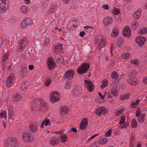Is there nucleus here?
<instances>
[{
    "label": "nucleus",
    "instance_id": "obj_15",
    "mask_svg": "<svg viewBox=\"0 0 147 147\" xmlns=\"http://www.w3.org/2000/svg\"><path fill=\"white\" fill-rule=\"evenodd\" d=\"M113 22V18L109 17L105 18L103 20L104 25L106 26H108L111 24Z\"/></svg>",
    "mask_w": 147,
    "mask_h": 147
},
{
    "label": "nucleus",
    "instance_id": "obj_53",
    "mask_svg": "<svg viewBox=\"0 0 147 147\" xmlns=\"http://www.w3.org/2000/svg\"><path fill=\"white\" fill-rule=\"evenodd\" d=\"M140 33L141 34H143L147 33V29L144 28L141 30Z\"/></svg>",
    "mask_w": 147,
    "mask_h": 147
},
{
    "label": "nucleus",
    "instance_id": "obj_60",
    "mask_svg": "<svg viewBox=\"0 0 147 147\" xmlns=\"http://www.w3.org/2000/svg\"><path fill=\"white\" fill-rule=\"evenodd\" d=\"M3 40H4L2 38L0 37V48L1 47V45H2L3 44Z\"/></svg>",
    "mask_w": 147,
    "mask_h": 147
},
{
    "label": "nucleus",
    "instance_id": "obj_59",
    "mask_svg": "<svg viewBox=\"0 0 147 147\" xmlns=\"http://www.w3.org/2000/svg\"><path fill=\"white\" fill-rule=\"evenodd\" d=\"M57 46L59 47V49L61 50H62L63 49L62 44L59 43H58L57 44Z\"/></svg>",
    "mask_w": 147,
    "mask_h": 147
},
{
    "label": "nucleus",
    "instance_id": "obj_12",
    "mask_svg": "<svg viewBox=\"0 0 147 147\" xmlns=\"http://www.w3.org/2000/svg\"><path fill=\"white\" fill-rule=\"evenodd\" d=\"M123 36L127 37H129L131 35V30L129 29V26H126L123 29Z\"/></svg>",
    "mask_w": 147,
    "mask_h": 147
},
{
    "label": "nucleus",
    "instance_id": "obj_46",
    "mask_svg": "<svg viewBox=\"0 0 147 147\" xmlns=\"http://www.w3.org/2000/svg\"><path fill=\"white\" fill-rule=\"evenodd\" d=\"M124 110L123 108H122L120 110L118 111L116 113L115 115L117 116L120 115L123 113V111Z\"/></svg>",
    "mask_w": 147,
    "mask_h": 147
},
{
    "label": "nucleus",
    "instance_id": "obj_61",
    "mask_svg": "<svg viewBox=\"0 0 147 147\" xmlns=\"http://www.w3.org/2000/svg\"><path fill=\"white\" fill-rule=\"evenodd\" d=\"M98 95L102 99H104V98L105 95L102 96V94L100 92H99Z\"/></svg>",
    "mask_w": 147,
    "mask_h": 147
},
{
    "label": "nucleus",
    "instance_id": "obj_63",
    "mask_svg": "<svg viewBox=\"0 0 147 147\" xmlns=\"http://www.w3.org/2000/svg\"><path fill=\"white\" fill-rule=\"evenodd\" d=\"M65 87L67 89H69L71 87V86L68 84H66L65 86Z\"/></svg>",
    "mask_w": 147,
    "mask_h": 147
},
{
    "label": "nucleus",
    "instance_id": "obj_1",
    "mask_svg": "<svg viewBox=\"0 0 147 147\" xmlns=\"http://www.w3.org/2000/svg\"><path fill=\"white\" fill-rule=\"evenodd\" d=\"M34 106L35 109H38V110L42 112L47 109L46 104L38 98H36L34 100Z\"/></svg>",
    "mask_w": 147,
    "mask_h": 147
},
{
    "label": "nucleus",
    "instance_id": "obj_31",
    "mask_svg": "<svg viewBox=\"0 0 147 147\" xmlns=\"http://www.w3.org/2000/svg\"><path fill=\"white\" fill-rule=\"evenodd\" d=\"M138 26V24L136 21H135L132 23L131 28L132 29L135 30Z\"/></svg>",
    "mask_w": 147,
    "mask_h": 147
},
{
    "label": "nucleus",
    "instance_id": "obj_27",
    "mask_svg": "<svg viewBox=\"0 0 147 147\" xmlns=\"http://www.w3.org/2000/svg\"><path fill=\"white\" fill-rule=\"evenodd\" d=\"M9 53H6L4 54L3 58V60L2 62V64L4 65V62H6L7 60L8 59V57L9 56Z\"/></svg>",
    "mask_w": 147,
    "mask_h": 147
},
{
    "label": "nucleus",
    "instance_id": "obj_7",
    "mask_svg": "<svg viewBox=\"0 0 147 147\" xmlns=\"http://www.w3.org/2000/svg\"><path fill=\"white\" fill-rule=\"evenodd\" d=\"M74 71L72 70H69L66 71L64 74L63 77L65 80H70L74 77Z\"/></svg>",
    "mask_w": 147,
    "mask_h": 147
},
{
    "label": "nucleus",
    "instance_id": "obj_10",
    "mask_svg": "<svg viewBox=\"0 0 147 147\" xmlns=\"http://www.w3.org/2000/svg\"><path fill=\"white\" fill-rule=\"evenodd\" d=\"M47 63V66L49 69L51 70L54 69L55 62L52 57H50L48 59Z\"/></svg>",
    "mask_w": 147,
    "mask_h": 147
},
{
    "label": "nucleus",
    "instance_id": "obj_24",
    "mask_svg": "<svg viewBox=\"0 0 147 147\" xmlns=\"http://www.w3.org/2000/svg\"><path fill=\"white\" fill-rule=\"evenodd\" d=\"M59 140L55 138H52L49 141V143L53 146H56L58 144L59 142Z\"/></svg>",
    "mask_w": 147,
    "mask_h": 147
},
{
    "label": "nucleus",
    "instance_id": "obj_39",
    "mask_svg": "<svg viewBox=\"0 0 147 147\" xmlns=\"http://www.w3.org/2000/svg\"><path fill=\"white\" fill-rule=\"evenodd\" d=\"M130 96L129 94H127L125 95H122L120 97V99L121 100H123L125 99H128Z\"/></svg>",
    "mask_w": 147,
    "mask_h": 147
},
{
    "label": "nucleus",
    "instance_id": "obj_29",
    "mask_svg": "<svg viewBox=\"0 0 147 147\" xmlns=\"http://www.w3.org/2000/svg\"><path fill=\"white\" fill-rule=\"evenodd\" d=\"M28 9V7L24 6H22L20 8V11L24 13H26L27 12Z\"/></svg>",
    "mask_w": 147,
    "mask_h": 147
},
{
    "label": "nucleus",
    "instance_id": "obj_54",
    "mask_svg": "<svg viewBox=\"0 0 147 147\" xmlns=\"http://www.w3.org/2000/svg\"><path fill=\"white\" fill-rule=\"evenodd\" d=\"M123 40L122 38H120L118 40V44H122L123 42Z\"/></svg>",
    "mask_w": 147,
    "mask_h": 147
},
{
    "label": "nucleus",
    "instance_id": "obj_41",
    "mask_svg": "<svg viewBox=\"0 0 147 147\" xmlns=\"http://www.w3.org/2000/svg\"><path fill=\"white\" fill-rule=\"evenodd\" d=\"M130 56V54L129 53H125L122 55L121 57L123 59H126L128 58Z\"/></svg>",
    "mask_w": 147,
    "mask_h": 147
},
{
    "label": "nucleus",
    "instance_id": "obj_9",
    "mask_svg": "<svg viewBox=\"0 0 147 147\" xmlns=\"http://www.w3.org/2000/svg\"><path fill=\"white\" fill-rule=\"evenodd\" d=\"M107 111V110L105 107H100L97 109L96 113L97 116H100L102 115L106 114Z\"/></svg>",
    "mask_w": 147,
    "mask_h": 147
},
{
    "label": "nucleus",
    "instance_id": "obj_56",
    "mask_svg": "<svg viewBox=\"0 0 147 147\" xmlns=\"http://www.w3.org/2000/svg\"><path fill=\"white\" fill-rule=\"evenodd\" d=\"M128 125V124L127 123H125L123 125H122L120 126L121 128H127V126Z\"/></svg>",
    "mask_w": 147,
    "mask_h": 147
},
{
    "label": "nucleus",
    "instance_id": "obj_11",
    "mask_svg": "<svg viewBox=\"0 0 147 147\" xmlns=\"http://www.w3.org/2000/svg\"><path fill=\"white\" fill-rule=\"evenodd\" d=\"M146 40V38L140 36L136 38V41L139 46H142L144 44Z\"/></svg>",
    "mask_w": 147,
    "mask_h": 147
},
{
    "label": "nucleus",
    "instance_id": "obj_58",
    "mask_svg": "<svg viewBox=\"0 0 147 147\" xmlns=\"http://www.w3.org/2000/svg\"><path fill=\"white\" fill-rule=\"evenodd\" d=\"M85 34V33L83 31H82L80 33V36L82 37L84 36Z\"/></svg>",
    "mask_w": 147,
    "mask_h": 147
},
{
    "label": "nucleus",
    "instance_id": "obj_34",
    "mask_svg": "<svg viewBox=\"0 0 147 147\" xmlns=\"http://www.w3.org/2000/svg\"><path fill=\"white\" fill-rule=\"evenodd\" d=\"M127 82L128 83L132 86L136 85L137 83L136 81L133 80V79L131 78L128 79L127 81Z\"/></svg>",
    "mask_w": 147,
    "mask_h": 147
},
{
    "label": "nucleus",
    "instance_id": "obj_51",
    "mask_svg": "<svg viewBox=\"0 0 147 147\" xmlns=\"http://www.w3.org/2000/svg\"><path fill=\"white\" fill-rule=\"evenodd\" d=\"M51 80L49 79H47L45 82V85L46 86H49L51 83Z\"/></svg>",
    "mask_w": 147,
    "mask_h": 147
},
{
    "label": "nucleus",
    "instance_id": "obj_37",
    "mask_svg": "<svg viewBox=\"0 0 147 147\" xmlns=\"http://www.w3.org/2000/svg\"><path fill=\"white\" fill-rule=\"evenodd\" d=\"M6 112L5 111H3L2 112L0 113V117L4 118L5 119H6Z\"/></svg>",
    "mask_w": 147,
    "mask_h": 147
},
{
    "label": "nucleus",
    "instance_id": "obj_30",
    "mask_svg": "<svg viewBox=\"0 0 147 147\" xmlns=\"http://www.w3.org/2000/svg\"><path fill=\"white\" fill-rule=\"evenodd\" d=\"M102 42L100 43V45H98V48L100 50H101L102 48L105 46V44L107 43L105 40H103Z\"/></svg>",
    "mask_w": 147,
    "mask_h": 147
},
{
    "label": "nucleus",
    "instance_id": "obj_28",
    "mask_svg": "<svg viewBox=\"0 0 147 147\" xmlns=\"http://www.w3.org/2000/svg\"><path fill=\"white\" fill-rule=\"evenodd\" d=\"M21 98V95L18 94H14L13 96V100L15 101H18L20 100Z\"/></svg>",
    "mask_w": 147,
    "mask_h": 147
},
{
    "label": "nucleus",
    "instance_id": "obj_21",
    "mask_svg": "<svg viewBox=\"0 0 147 147\" xmlns=\"http://www.w3.org/2000/svg\"><path fill=\"white\" fill-rule=\"evenodd\" d=\"M37 123H31L29 125V128L31 131L32 132H34L37 128Z\"/></svg>",
    "mask_w": 147,
    "mask_h": 147
},
{
    "label": "nucleus",
    "instance_id": "obj_36",
    "mask_svg": "<svg viewBox=\"0 0 147 147\" xmlns=\"http://www.w3.org/2000/svg\"><path fill=\"white\" fill-rule=\"evenodd\" d=\"M118 76L119 75L116 71H113L111 74V78L113 79H116L118 77Z\"/></svg>",
    "mask_w": 147,
    "mask_h": 147
},
{
    "label": "nucleus",
    "instance_id": "obj_4",
    "mask_svg": "<svg viewBox=\"0 0 147 147\" xmlns=\"http://www.w3.org/2000/svg\"><path fill=\"white\" fill-rule=\"evenodd\" d=\"M90 68V65L88 63H84L81 67L77 69V72L80 74L86 72Z\"/></svg>",
    "mask_w": 147,
    "mask_h": 147
},
{
    "label": "nucleus",
    "instance_id": "obj_23",
    "mask_svg": "<svg viewBox=\"0 0 147 147\" xmlns=\"http://www.w3.org/2000/svg\"><path fill=\"white\" fill-rule=\"evenodd\" d=\"M96 43L97 45H100V43L101 42H102L103 40H106L103 37L100 35H98L96 36Z\"/></svg>",
    "mask_w": 147,
    "mask_h": 147
},
{
    "label": "nucleus",
    "instance_id": "obj_49",
    "mask_svg": "<svg viewBox=\"0 0 147 147\" xmlns=\"http://www.w3.org/2000/svg\"><path fill=\"white\" fill-rule=\"evenodd\" d=\"M120 13V10L119 9L115 8V9L113 10V13L114 14L118 15Z\"/></svg>",
    "mask_w": 147,
    "mask_h": 147
},
{
    "label": "nucleus",
    "instance_id": "obj_33",
    "mask_svg": "<svg viewBox=\"0 0 147 147\" xmlns=\"http://www.w3.org/2000/svg\"><path fill=\"white\" fill-rule=\"evenodd\" d=\"M138 125L135 119H133L131 121V127L134 128H136Z\"/></svg>",
    "mask_w": 147,
    "mask_h": 147
},
{
    "label": "nucleus",
    "instance_id": "obj_55",
    "mask_svg": "<svg viewBox=\"0 0 147 147\" xmlns=\"http://www.w3.org/2000/svg\"><path fill=\"white\" fill-rule=\"evenodd\" d=\"M103 8L107 10H108L109 9V6L108 5H103L102 6Z\"/></svg>",
    "mask_w": 147,
    "mask_h": 147
},
{
    "label": "nucleus",
    "instance_id": "obj_2",
    "mask_svg": "<svg viewBox=\"0 0 147 147\" xmlns=\"http://www.w3.org/2000/svg\"><path fill=\"white\" fill-rule=\"evenodd\" d=\"M18 145L16 139L13 138H9L5 145V147H17Z\"/></svg>",
    "mask_w": 147,
    "mask_h": 147
},
{
    "label": "nucleus",
    "instance_id": "obj_5",
    "mask_svg": "<svg viewBox=\"0 0 147 147\" xmlns=\"http://www.w3.org/2000/svg\"><path fill=\"white\" fill-rule=\"evenodd\" d=\"M5 0H0V13H4L7 9L8 7V3Z\"/></svg>",
    "mask_w": 147,
    "mask_h": 147
},
{
    "label": "nucleus",
    "instance_id": "obj_44",
    "mask_svg": "<svg viewBox=\"0 0 147 147\" xmlns=\"http://www.w3.org/2000/svg\"><path fill=\"white\" fill-rule=\"evenodd\" d=\"M43 121V124H45V125L46 126L49 125L51 124V123L50 122L49 120V119H47V120H46V119Z\"/></svg>",
    "mask_w": 147,
    "mask_h": 147
},
{
    "label": "nucleus",
    "instance_id": "obj_16",
    "mask_svg": "<svg viewBox=\"0 0 147 147\" xmlns=\"http://www.w3.org/2000/svg\"><path fill=\"white\" fill-rule=\"evenodd\" d=\"M88 124V120L87 118L83 119L80 124V129H84L87 126Z\"/></svg>",
    "mask_w": 147,
    "mask_h": 147
},
{
    "label": "nucleus",
    "instance_id": "obj_52",
    "mask_svg": "<svg viewBox=\"0 0 147 147\" xmlns=\"http://www.w3.org/2000/svg\"><path fill=\"white\" fill-rule=\"evenodd\" d=\"M112 131L111 129H109L108 130L106 134V136L107 137L110 136L111 134Z\"/></svg>",
    "mask_w": 147,
    "mask_h": 147
},
{
    "label": "nucleus",
    "instance_id": "obj_45",
    "mask_svg": "<svg viewBox=\"0 0 147 147\" xmlns=\"http://www.w3.org/2000/svg\"><path fill=\"white\" fill-rule=\"evenodd\" d=\"M50 41V39L49 38H46L43 43V45L45 46L49 44Z\"/></svg>",
    "mask_w": 147,
    "mask_h": 147
},
{
    "label": "nucleus",
    "instance_id": "obj_13",
    "mask_svg": "<svg viewBox=\"0 0 147 147\" xmlns=\"http://www.w3.org/2000/svg\"><path fill=\"white\" fill-rule=\"evenodd\" d=\"M82 91V89L79 86L76 87L72 91V94L75 96H78L80 94Z\"/></svg>",
    "mask_w": 147,
    "mask_h": 147
},
{
    "label": "nucleus",
    "instance_id": "obj_14",
    "mask_svg": "<svg viewBox=\"0 0 147 147\" xmlns=\"http://www.w3.org/2000/svg\"><path fill=\"white\" fill-rule=\"evenodd\" d=\"M32 23V21L30 18H27L24 21H23L21 24V26L22 28H26L28 25H29Z\"/></svg>",
    "mask_w": 147,
    "mask_h": 147
},
{
    "label": "nucleus",
    "instance_id": "obj_17",
    "mask_svg": "<svg viewBox=\"0 0 147 147\" xmlns=\"http://www.w3.org/2000/svg\"><path fill=\"white\" fill-rule=\"evenodd\" d=\"M136 116L138 118V120L139 122L142 123L144 121L145 114H141L140 113H137L136 114Z\"/></svg>",
    "mask_w": 147,
    "mask_h": 147
},
{
    "label": "nucleus",
    "instance_id": "obj_8",
    "mask_svg": "<svg viewBox=\"0 0 147 147\" xmlns=\"http://www.w3.org/2000/svg\"><path fill=\"white\" fill-rule=\"evenodd\" d=\"M28 41L29 40H28L27 38L25 37L23 38L20 41L18 42V44L21 45L20 47L21 49V51H22L24 48L27 46Z\"/></svg>",
    "mask_w": 147,
    "mask_h": 147
},
{
    "label": "nucleus",
    "instance_id": "obj_19",
    "mask_svg": "<svg viewBox=\"0 0 147 147\" xmlns=\"http://www.w3.org/2000/svg\"><path fill=\"white\" fill-rule=\"evenodd\" d=\"M84 82L88 86L87 89L90 92H92L94 89H93L94 85L92 82L88 80H85Z\"/></svg>",
    "mask_w": 147,
    "mask_h": 147
},
{
    "label": "nucleus",
    "instance_id": "obj_50",
    "mask_svg": "<svg viewBox=\"0 0 147 147\" xmlns=\"http://www.w3.org/2000/svg\"><path fill=\"white\" fill-rule=\"evenodd\" d=\"M139 62V61L136 59H135L133 60H131L130 61L131 63L133 64H137Z\"/></svg>",
    "mask_w": 147,
    "mask_h": 147
},
{
    "label": "nucleus",
    "instance_id": "obj_3",
    "mask_svg": "<svg viewBox=\"0 0 147 147\" xmlns=\"http://www.w3.org/2000/svg\"><path fill=\"white\" fill-rule=\"evenodd\" d=\"M33 138L32 134L29 131L24 132L22 134V139L25 142H30L32 141Z\"/></svg>",
    "mask_w": 147,
    "mask_h": 147
},
{
    "label": "nucleus",
    "instance_id": "obj_47",
    "mask_svg": "<svg viewBox=\"0 0 147 147\" xmlns=\"http://www.w3.org/2000/svg\"><path fill=\"white\" fill-rule=\"evenodd\" d=\"M136 74V71H133L129 73V76L130 77H134Z\"/></svg>",
    "mask_w": 147,
    "mask_h": 147
},
{
    "label": "nucleus",
    "instance_id": "obj_38",
    "mask_svg": "<svg viewBox=\"0 0 147 147\" xmlns=\"http://www.w3.org/2000/svg\"><path fill=\"white\" fill-rule=\"evenodd\" d=\"M111 93L115 96H117L118 94V92L116 90L115 88H113L111 90Z\"/></svg>",
    "mask_w": 147,
    "mask_h": 147
},
{
    "label": "nucleus",
    "instance_id": "obj_48",
    "mask_svg": "<svg viewBox=\"0 0 147 147\" xmlns=\"http://www.w3.org/2000/svg\"><path fill=\"white\" fill-rule=\"evenodd\" d=\"M125 116H123L119 122V124L120 125L123 124L125 121Z\"/></svg>",
    "mask_w": 147,
    "mask_h": 147
},
{
    "label": "nucleus",
    "instance_id": "obj_20",
    "mask_svg": "<svg viewBox=\"0 0 147 147\" xmlns=\"http://www.w3.org/2000/svg\"><path fill=\"white\" fill-rule=\"evenodd\" d=\"M20 74V75L22 77L26 76L27 75V70L26 66L22 67V69Z\"/></svg>",
    "mask_w": 147,
    "mask_h": 147
},
{
    "label": "nucleus",
    "instance_id": "obj_18",
    "mask_svg": "<svg viewBox=\"0 0 147 147\" xmlns=\"http://www.w3.org/2000/svg\"><path fill=\"white\" fill-rule=\"evenodd\" d=\"M15 82L14 78H11L10 76H9L6 81V84L8 87H10L14 86Z\"/></svg>",
    "mask_w": 147,
    "mask_h": 147
},
{
    "label": "nucleus",
    "instance_id": "obj_25",
    "mask_svg": "<svg viewBox=\"0 0 147 147\" xmlns=\"http://www.w3.org/2000/svg\"><path fill=\"white\" fill-rule=\"evenodd\" d=\"M119 30L118 28L116 27H115L113 30L111 36L113 37H116L119 34Z\"/></svg>",
    "mask_w": 147,
    "mask_h": 147
},
{
    "label": "nucleus",
    "instance_id": "obj_64",
    "mask_svg": "<svg viewBox=\"0 0 147 147\" xmlns=\"http://www.w3.org/2000/svg\"><path fill=\"white\" fill-rule=\"evenodd\" d=\"M71 130L72 131L74 132L75 133H77V129L74 127H72V128Z\"/></svg>",
    "mask_w": 147,
    "mask_h": 147
},
{
    "label": "nucleus",
    "instance_id": "obj_32",
    "mask_svg": "<svg viewBox=\"0 0 147 147\" xmlns=\"http://www.w3.org/2000/svg\"><path fill=\"white\" fill-rule=\"evenodd\" d=\"M60 138L61 141L63 142H65L67 140V136L65 134H63L61 136Z\"/></svg>",
    "mask_w": 147,
    "mask_h": 147
},
{
    "label": "nucleus",
    "instance_id": "obj_43",
    "mask_svg": "<svg viewBox=\"0 0 147 147\" xmlns=\"http://www.w3.org/2000/svg\"><path fill=\"white\" fill-rule=\"evenodd\" d=\"M26 82H24L22 83L21 86V89L22 90H24V89L26 88L28 86L26 85Z\"/></svg>",
    "mask_w": 147,
    "mask_h": 147
},
{
    "label": "nucleus",
    "instance_id": "obj_57",
    "mask_svg": "<svg viewBox=\"0 0 147 147\" xmlns=\"http://www.w3.org/2000/svg\"><path fill=\"white\" fill-rule=\"evenodd\" d=\"M98 134H95V135H93V136H92L89 139V141H88L89 142V141H90L91 140L93 139L94 138H95L96 136H98Z\"/></svg>",
    "mask_w": 147,
    "mask_h": 147
},
{
    "label": "nucleus",
    "instance_id": "obj_35",
    "mask_svg": "<svg viewBox=\"0 0 147 147\" xmlns=\"http://www.w3.org/2000/svg\"><path fill=\"white\" fill-rule=\"evenodd\" d=\"M102 85L101 86V88H104L108 85V81L107 80H104L102 82Z\"/></svg>",
    "mask_w": 147,
    "mask_h": 147
},
{
    "label": "nucleus",
    "instance_id": "obj_22",
    "mask_svg": "<svg viewBox=\"0 0 147 147\" xmlns=\"http://www.w3.org/2000/svg\"><path fill=\"white\" fill-rule=\"evenodd\" d=\"M142 11L141 9H139L134 13L133 17L135 19L137 20L140 18L141 15Z\"/></svg>",
    "mask_w": 147,
    "mask_h": 147
},
{
    "label": "nucleus",
    "instance_id": "obj_42",
    "mask_svg": "<svg viewBox=\"0 0 147 147\" xmlns=\"http://www.w3.org/2000/svg\"><path fill=\"white\" fill-rule=\"evenodd\" d=\"M108 141L106 138H102L99 140V143L101 144H103L106 143Z\"/></svg>",
    "mask_w": 147,
    "mask_h": 147
},
{
    "label": "nucleus",
    "instance_id": "obj_6",
    "mask_svg": "<svg viewBox=\"0 0 147 147\" xmlns=\"http://www.w3.org/2000/svg\"><path fill=\"white\" fill-rule=\"evenodd\" d=\"M60 95L57 91H54L51 93L50 100L51 102L55 103L58 101L59 100Z\"/></svg>",
    "mask_w": 147,
    "mask_h": 147
},
{
    "label": "nucleus",
    "instance_id": "obj_62",
    "mask_svg": "<svg viewBox=\"0 0 147 147\" xmlns=\"http://www.w3.org/2000/svg\"><path fill=\"white\" fill-rule=\"evenodd\" d=\"M28 68L30 70H32L34 68V66L33 65H30L29 66Z\"/></svg>",
    "mask_w": 147,
    "mask_h": 147
},
{
    "label": "nucleus",
    "instance_id": "obj_40",
    "mask_svg": "<svg viewBox=\"0 0 147 147\" xmlns=\"http://www.w3.org/2000/svg\"><path fill=\"white\" fill-rule=\"evenodd\" d=\"M75 22V21L73 20H71L69 21V24L67 25V28L69 29H71L72 28V22Z\"/></svg>",
    "mask_w": 147,
    "mask_h": 147
},
{
    "label": "nucleus",
    "instance_id": "obj_26",
    "mask_svg": "<svg viewBox=\"0 0 147 147\" xmlns=\"http://www.w3.org/2000/svg\"><path fill=\"white\" fill-rule=\"evenodd\" d=\"M68 110V109L66 107L63 106L60 109V112L61 115H65L67 113Z\"/></svg>",
    "mask_w": 147,
    "mask_h": 147
}]
</instances>
